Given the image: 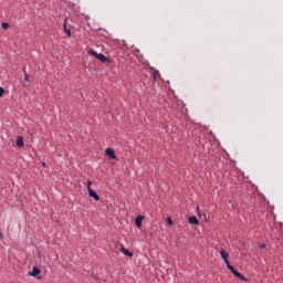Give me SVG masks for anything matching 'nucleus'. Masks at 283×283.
Listing matches in <instances>:
<instances>
[{
  "label": "nucleus",
  "instance_id": "nucleus-1",
  "mask_svg": "<svg viewBox=\"0 0 283 283\" xmlns=\"http://www.w3.org/2000/svg\"><path fill=\"white\" fill-rule=\"evenodd\" d=\"M87 54H90L91 56H95V59L101 61V63H109V59H107V56L103 55V53H97L94 50H88Z\"/></svg>",
  "mask_w": 283,
  "mask_h": 283
},
{
  "label": "nucleus",
  "instance_id": "nucleus-2",
  "mask_svg": "<svg viewBox=\"0 0 283 283\" xmlns=\"http://www.w3.org/2000/svg\"><path fill=\"white\" fill-rule=\"evenodd\" d=\"M87 191H88V196L91 198H94L95 200H101V196H98V193H96V191L92 190V181L91 180L87 181Z\"/></svg>",
  "mask_w": 283,
  "mask_h": 283
},
{
  "label": "nucleus",
  "instance_id": "nucleus-3",
  "mask_svg": "<svg viewBox=\"0 0 283 283\" xmlns=\"http://www.w3.org/2000/svg\"><path fill=\"white\" fill-rule=\"evenodd\" d=\"M227 266H228L229 271H231V273H233V275H235V277H238L242 282L247 281V279L240 272H238V270H235V268H233V265H231L229 263Z\"/></svg>",
  "mask_w": 283,
  "mask_h": 283
},
{
  "label": "nucleus",
  "instance_id": "nucleus-4",
  "mask_svg": "<svg viewBox=\"0 0 283 283\" xmlns=\"http://www.w3.org/2000/svg\"><path fill=\"white\" fill-rule=\"evenodd\" d=\"M220 255H221L222 260L224 261V263L227 265H229L230 264L229 263V253H227V251H224V249H221Z\"/></svg>",
  "mask_w": 283,
  "mask_h": 283
},
{
  "label": "nucleus",
  "instance_id": "nucleus-5",
  "mask_svg": "<svg viewBox=\"0 0 283 283\" xmlns=\"http://www.w3.org/2000/svg\"><path fill=\"white\" fill-rule=\"evenodd\" d=\"M105 154L108 156V158H112V160H116V153L112 148H107Z\"/></svg>",
  "mask_w": 283,
  "mask_h": 283
},
{
  "label": "nucleus",
  "instance_id": "nucleus-6",
  "mask_svg": "<svg viewBox=\"0 0 283 283\" xmlns=\"http://www.w3.org/2000/svg\"><path fill=\"white\" fill-rule=\"evenodd\" d=\"M143 220H145V217H143V216H137L135 218V224L138 229H140V227H143Z\"/></svg>",
  "mask_w": 283,
  "mask_h": 283
},
{
  "label": "nucleus",
  "instance_id": "nucleus-7",
  "mask_svg": "<svg viewBox=\"0 0 283 283\" xmlns=\"http://www.w3.org/2000/svg\"><path fill=\"white\" fill-rule=\"evenodd\" d=\"M41 274V270H39V268H36V266H34L33 269H32V271L30 272V275L32 276V277H36V275H40Z\"/></svg>",
  "mask_w": 283,
  "mask_h": 283
},
{
  "label": "nucleus",
  "instance_id": "nucleus-8",
  "mask_svg": "<svg viewBox=\"0 0 283 283\" xmlns=\"http://www.w3.org/2000/svg\"><path fill=\"white\" fill-rule=\"evenodd\" d=\"M120 251L122 253H124V255H127V258H134V253L127 250L126 248H122Z\"/></svg>",
  "mask_w": 283,
  "mask_h": 283
},
{
  "label": "nucleus",
  "instance_id": "nucleus-9",
  "mask_svg": "<svg viewBox=\"0 0 283 283\" xmlns=\"http://www.w3.org/2000/svg\"><path fill=\"white\" fill-rule=\"evenodd\" d=\"M64 32L67 34V36H72V31L67 28V19L64 20Z\"/></svg>",
  "mask_w": 283,
  "mask_h": 283
},
{
  "label": "nucleus",
  "instance_id": "nucleus-10",
  "mask_svg": "<svg viewBox=\"0 0 283 283\" xmlns=\"http://www.w3.org/2000/svg\"><path fill=\"white\" fill-rule=\"evenodd\" d=\"M188 222H189V224H198L199 223L198 218H196V217H189Z\"/></svg>",
  "mask_w": 283,
  "mask_h": 283
},
{
  "label": "nucleus",
  "instance_id": "nucleus-11",
  "mask_svg": "<svg viewBox=\"0 0 283 283\" xmlns=\"http://www.w3.org/2000/svg\"><path fill=\"white\" fill-rule=\"evenodd\" d=\"M15 145L18 147H23L24 143H23V137H18L17 142H15Z\"/></svg>",
  "mask_w": 283,
  "mask_h": 283
},
{
  "label": "nucleus",
  "instance_id": "nucleus-12",
  "mask_svg": "<svg viewBox=\"0 0 283 283\" xmlns=\"http://www.w3.org/2000/svg\"><path fill=\"white\" fill-rule=\"evenodd\" d=\"M160 76V72L158 71H154L153 72V78L156 81V78H158Z\"/></svg>",
  "mask_w": 283,
  "mask_h": 283
},
{
  "label": "nucleus",
  "instance_id": "nucleus-13",
  "mask_svg": "<svg viewBox=\"0 0 283 283\" xmlns=\"http://www.w3.org/2000/svg\"><path fill=\"white\" fill-rule=\"evenodd\" d=\"M3 30H8L10 28V24L8 22H2Z\"/></svg>",
  "mask_w": 283,
  "mask_h": 283
},
{
  "label": "nucleus",
  "instance_id": "nucleus-14",
  "mask_svg": "<svg viewBox=\"0 0 283 283\" xmlns=\"http://www.w3.org/2000/svg\"><path fill=\"white\" fill-rule=\"evenodd\" d=\"M23 73H24V81H30V77L28 76V73H25V69L23 70Z\"/></svg>",
  "mask_w": 283,
  "mask_h": 283
},
{
  "label": "nucleus",
  "instance_id": "nucleus-15",
  "mask_svg": "<svg viewBox=\"0 0 283 283\" xmlns=\"http://www.w3.org/2000/svg\"><path fill=\"white\" fill-rule=\"evenodd\" d=\"M3 94H6V90H3V87H0V96H3Z\"/></svg>",
  "mask_w": 283,
  "mask_h": 283
},
{
  "label": "nucleus",
  "instance_id": "nucleus-16",
  "mask_svg": "<svg viewBox=\"0 0 283 283\" xmlns=\"http://www.w3.org/2000/svg\"><path fill=\"white\" fill-rule=\"evenodd\" d=\"M259 247H260V249H266V244H264V243H259Z\"/></svg>",
  "mask_w": 283,
  "mask_h": 283
},
{
  "label": "nucleus",
  "instance_id": "nucleus-17",
  "mask_svg": "<svg viewBox=\"0 0 283 283\" xmlns=\"http://www.w3.org/2000/svg\"><path fill=\"white\" fill-rule=\"evenodd\" d=\"M167 222H168V224H174V221L171 220V218H168Z\"/></svg>",
  "mask_w": 283,
  "mask_h": 283
},
{
  "label": "nucleus",
  "instance_id": "nucleus-18",
  "mask_svg": "<svg viewBox=\"0 0 283 283\" xmlns=\"http://www.w3.org/2000/svg\"><path fill=\"white\" fill-rule=\"evenodd\" d=\"M3 238V233H0V239H2Z\"/></svg>",
  "mask_w": 283,
  "mask_h": 283
},
{
  "label": "nucleus",
  "instance_id": "nucleus-19",
  "mask_svg": "<svg viewBox=\"0 0 283 283\" xmlns=\"http://www.w3.org/2000/svg\"><path fill=\"white\" fill-rule=\"evenodd\" d=\"M42 167H45V163L42 164Z\"/></svg>",
  "mask_w": 283,
  "mask_h": 283
}]
</instances>
